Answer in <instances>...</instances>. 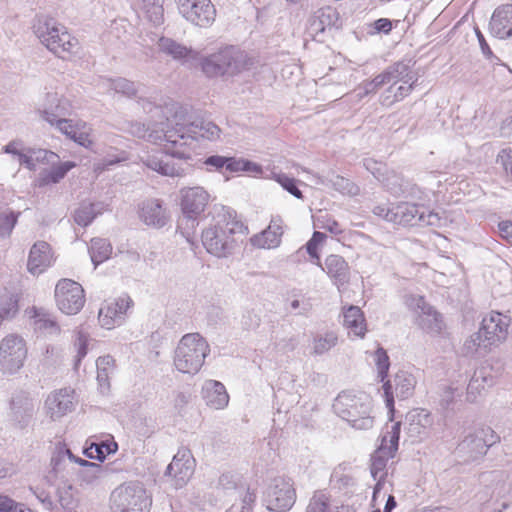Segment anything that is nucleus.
I'll return each instance as SVG.
<instances>
[{
    "instance_id": "nucleus-1",
    "label": "nucleus",
    "mask_w": 512,
    "mask_h": 512,
    "mask_svg": "<svg viewBox=\"0 0 512 512\" xmlns=\"http://www.w3.org/2000/svg\"><path fill=\"white\" fill-rule=\"evenodd\" d=\"M131 133L149 141L158 139L166 141L167 144L163 151H156L142 158L143 163L149 169L169 177H182L192 171V165L187 162L190 159V153L183 148L186 146V142H180L184 139V135L179 134V131H166L161 135L154 136L153 131L145 124L136 122L131 125Z\"/></svg>"
},
{
    "instance_id": "nucleus-2",
    "label": "nucleus",
    "mask_w": 512,
    "mask_h": 512,
    "mask_svg": "<svg viewBox=\"0 0 512 512\" xmlns=\"http://www.w3.org/2000/svg\"><path fill=\"white\" fill-rule=\"evenodd\" d=\"M246 230L244 224L237 220L235 211L223 207L215 218V223L203 230L202 243L209 254L226 258L237 247V235H244Z\"/></svg>"
},
{
    "instance_id": "nucleus-3",
    "label": "nucleus",
    "mask_w": 512,
    "mask_h": 512,
    "mask_svg": "<svg viewBox=\"0 0 512 512\" xmlns=\"http://www.w3.org/2000/svg\"><path fill=\"white\" fill-rule=\"evenodd\" d=\"M332 408L337 416L355 429L368 430L373 427L372 403L365 393L354 394L343 391L335 398Z\"/></svg>"
},
{
    "instance_id": "nucleus-4",
    "label": "nucleus",
    "mask_w": 512,
    "mask_h": 512,
    "mask_svg": "<svg viewBox=\"0 0 512 512\" xmlns=\"http://www.w3.org/2000/svg\"><path fill=\"white\" fill-rule=\"evenodd\" d=\"M33 28L41 43L59 58L67 59L78 46V40L53 18H39Z\"/></svg>"
},
{
    "instance_id": "nucleus-5",
    "label": "nucleus",
    "mask_w": 512,
    "mask_h": 512,
    "mask_svg": "<svg viewBox=\"0 0 512 512\" xmlns=\"http://www.w3.org/2000/svg\"><path fill=\"white\" fill-rule=\"evenodd\" d=\"M209 352L207 341L199 333L185 334L176 347L174 365L182 373L196 374Z\"/></svg>"
},
{
    "instance_id": "nucleus-6",
    "label": "nucleus",
    "mask_w": 512,
    "mask_h": 512,
    "mask_svg": "<svg viewBox=\"0 0 512 512\" xmlns=\"http://www.w3.org/2000/svg\"><path fill=\"white\" fill-rule=\"evenodd\" d=\"M250 64V59L245 52L229 46L204 58L201 68L208 77L234 76L248 68Z\"/></svg>"
},
{
    "instance_id": "nucleus-7",
    "label": "nucleus",
    "mask_w": 512,
    "mask_h": 512,
    "mask_svg": "<svg viewBox=\"0 0 512 512\" xmlns=\"http://www.w3.org/2000/svg\"><path fill=\"white\" fill-rule=\"evenodd\" d=\"M182 217L178 221V229L188 241L198 225V217L205 211L210 200L209 193L200 186L186 187L180 190Z\"/></svg>"
},
{
    "instance_id": "nucleus-8",
    "label": "nucleus",
    "mask_w": 512,
    "mask_h": 512,
    "mask_svg": "<svg viewBox=\"0 0 512 512\" xmlns=\"http://www.w3.org/2000/svg\"><path fill=\"white\" fill-rule=\"evenodd\" d=\"M400 431L401 422L394 423L391 427V431L387 432V434L382 437L380 447L371 457L370 472L371 476L376 481L372 497L373 502L376 500L377 495L385 484L387 477V460L393 458L398 450Z\"/></svg>"
},
{
    "instance_id": "nucleus-9",
    "label": "nucleus",
    "mask_w": 512,
    "mask_h": 512,
    "mask_svg": "<svg viewBox=\"0 0 512 512\" xmlns=\"http://www.w3.org/2000/svg\"><path fill=\"white\" fill-rule=\"evenodd\" d=\"M151 503L146 489L138 481L125 482L110 495V507L115 512H148Z\"/></svg>"
},
{
    "instance_id": "nucleus-10",
    "label": "nucleus",
    "mask_w": 512,
    "mask_h": 512,
    "mask_svg": "<svg viewBox=\"0 0 512 512\" xmlns=\"http://www.w3.org/2000/svg\"><path fill=\"white\" fill-rule=\"evenodd\" d=\"M499 441L500 436L491 427H481L464 437L457 446V454L464 462H474L483 458Z\"/></svg>"
},
{
    "instance_id": "nucleus-11",
    "label": "nucleus",
    "mask_w": 512,
    "mask_h": 512,
    "mask_svg": "<svg viewBox=\"0 0 512 512\" xmlns=\"http://www.w3.org/2000/svg\"><path fill=\"white\" fill-rule=\"evenodd\" d=\"M296 501L294 483L290 478L273 479L264 493L263 503L272 512H287Z\"/></svg>"
},
{
    "instance_id": "nucleus-12",
    "label": "nucleus",
    "mask_w": 512,
    "mask_h": 512,
    "mask_svg": "<svg viewBox=\"0 0 512 512\" xmlns=\"http://www.w3.org/2000/svg\"><path fill=\"white\" fill-rule=\"evenodd\" d=\"M58 308L67 315L77 314L84 306L85 295L82 286L71 279H61L55 287Z\"/></svg>"
},
{
    "instance_id": "nucleus-13",
    "label": "nucleus",
    "mask_w": 512,
    "mask_h": 512,
    "mask_svg": "<svg viewBox=\"0 0 512 512\" xmlns=\"http://www.w3.org/2000/svg\"><path fill=\"white\" fill-rule=\"evenodd\" d=\"M416 386L415 377L407 371H399L395 374L393 380H387L383 384V394L385 404L388 408L390 419L393 418L395 412V397L398 400H406L414 394Z\"/></svg>"
},
{
    "instance_id": "nucleus-14",
    "label": "nucleus",
    "mask_w": 512,
    "mask_h": 512,
    "mask_svg": "<svg viewBox=\"0 0 512 512\" xmlns=\"http://www.w3.org/2000/svg\"><path fill=\"white\" fill-rule=\"evenodd\" d=\"M27 357L25 340L17 334H9L0 342V363L9 373L17 372Z\"/></svg>"
},
{
    "instance_id": "nucleus-15",
    "label": "nucleus",
    "mask_w": 512,
    "mask_h": 512,
    "mask_svg": "<svg viewBox=\"0 0 512 512\" xmlns=\"http://www.w3.org/2000/svg\"><path fill=\"white\" fill-rule=\"evenodd\" d=\"M179 13L192 24L209 27L216 17V9L211 0H175Z\"/></svg>"
},
{
    "instance_id": "nucleus-16",
    "label": "nucleus",
    "mask_w": 512,
    "mask_h": 512,
    "mask_svg": "<svg viewBox=\"0 0 512 512\" xmlns=\"http://www.w3.org/2000/svg\"><path fill=\"white\" fill-rule=\"evenodd\" d=\"M510 327V317L500 312L492 311L484 317L479 329L480 335H483L484 348L487 349L496 345L507 338Z\"/></svg>"
},
{
    "instance_id": "nucleus-17",
    "label": "nucleus",
    "mask_w": 512,
    "mask_h": 512,
    "mask_svg": "<svg viewBox=\"0 0 512 512\" xmlns=\"http://www.w3.org/2000/svg\"><path fill=\"white\" fill-rule=\"evenodd\" d=\"M432 424L433 419L428 411L415 409L406 414L404 430L412 442H419L428 437Z\"/></svg>"
},
{
    "instance_id": "nucleus-18",
    "label": "nucleus",
    "mask_w": 512,
    "mask_h": 512,
    "mask_svg": "<svg viewBox=\"0 0 512 512\" xmlns=\"http://www.w3.org/2000/svg\"><path fill=\"white\" fill-rule=\"evenodd\" d=\"M341 27L342 20L339 12L330 6L315 11L308 21V31L313 37L324 33L327 28L340 29Z\"/></svg>"
},
{
    "instance_id": "nucleus-19",
    "label": "nucleus",
    "mask_w": 512,
    "mask_h": 512,
    "mask_svg": "<svg viewBox=\"0 0 512 512\" xmlns=\"http://www.w3.org/2000/svg\"><path fill=\"white\" fill-rule=\"evenodd\" d=\"M193 473V459L190 452L179 451L167 466L165 475L173 477L175 488H181L187 483Z\"/></svg>"
},
{
    "instance_id": "nucleus-20",
    "label": "nucleus",
    "mask_w": 512,
    "mask_h": 512,
    "mask_svg": "<svg viewBox=\"0 0 512 512\" xmlns=\"http://www.w3.org/2000/svg\"><path fill=\"white\" fill-rule=\"evenodd\" d=\"M132 304L128 295L121 296L114 302L109 303L99 310L98 320L102 327L111 329L115 325H120L124 320V315Z\"/></svg>"
},
{
    "instance_id": "nucleus-21",
    "label": "nucleus",
    "mask_w": 512,
    "mask_h": 512,
    "mask_svg": "<svg viewBox=\"0 0 512 512\" xmlns=\"http://www.w3.org/2000/svg\"><path fill=\"white\" fill-rule=\"evenodd\" d=\"M48 414L52 420L60 419L74 410V390L70 388L60 389L50 394L46 399Z\"/></svg>"
},
{
    "instance_id": "nucleus-22",
    "label": "nucleus",
    "mask_w": 512,
    "mask_h": 512,
    "mask_svg": "<svg viewBox=\"0 0 512 512\" xmlns=\"http://www.w3.org/2000/svg\"><path fill=\"white\" fill-rule=\"evenodd\" d=\"M52 264V250L45 241H37L30 249L27 269L32 275H39Z\"/></svg>"
},
{
    "instance_id": "nucleus-23",
    "label": "nucleus",
    "mask_w": 512,
    "mask_h": 512,
    "mask_svg": "<svg viewBox=\"0 0 512 512\" xmlns=\"http://www.w3.org/2000/svg\"><path fill=\"white\" fill-rule=\"evenodd\" d=\"M40 114L44 120L57 127L58 121L68 120L66 116L70 115V103L67 99L59 98L56 93H49Z\"/></svg>"
},
{
    "instance_id": "nucleus-24",
    "label": "nucleus",
    "mask_w": 512,
    "mask_h": 512,
    "mask_svg": "<svg viewBox=\"0 0 512 512\" xmlns=\"http://www.w3.org/2000/svg\"><path fill=\"white\" fill-rule=\"evenodd\" d=\"M320 268L327 273L333 284L338 288L349 282L350 267L340 255L331 254L327 256Z\"/></svg>"
},
{
    "instance_id": "nucleus-25",
    "label": "nucleus",
    "mask_w": 512,
    "mask_h": 512,
    "mask_svg": "<svg viewBox=\"0 0 512 512\" xmlns=\"http://www.w3.org/2000/svg\"><path fill=\"white\" fill-rule=\"evenodd\" d=\"M491 33L499 39L512 37V4L498 7L489 23Z\"/></svg>"
},
{
    "instance_id": "nucleus-26",
    "label": "nucleus",
    "mask_w": 512,
    "mask_h": 512,
    "mask_svg": "<svg viewBox=\"0 0 512 512\" xmlns=\"http://www.w3.org/2000/svg\"><path fill=\"white\" fill-rule=\"evenodd\" d=\"M283 233V220L280 217H274L264 231L251 238V243L258 248H276L281 243Z\"/></svg>"
},
{
    "instance_id": "nucleus-27",
    "label": "nucleus",
    "mask_w": 512,
    "mask_h": 512,
    "mask_svg": "<svg viewBox=\"0 0 512 512\" xmlns=\"http://www.w3.org/2000/svg\"><path fill=\"white\" fill-rule=\"evenodd\" d=\"M179 134H181V129L178 130ZM188 133H191V136H184L183 140H180V142L185 143L187 142L186 139L195 140L198 138H203L206 140L214 141L217 140L220 137L221 129L212 121L206 120V119H196L193 121L188 129ZM183 135H185L182 132ZM183 148H186L187 151L191 154L190 150L188 149V143H186V146H183ZM192 157L190 156V160ZM189 163V159L187 160Z\"/></svg>"
},
{
    "instance_id": "nucleus-28",
    "label": "nucleus",
    "mask_w": 512,
    "mask_h": 512,
    "mask_svg": "<svg viewBox=\"0 0 512 512\" xmlns=\"http://www.w3.org/2000/svg\"><path fill=\"white\" fill-rule=\"evenodd\" d=\"M140 219L148 226L161 228L166 225L168 216L158 199H148L142 202L139 211Z\"/></svg>"
},
{
    "instance_id": "nucleus-29",
    "label": "nucleus",
    "mask_w": 512,
    "mask_h": 512,
    "mask_svg": "<svg viewBox=\"0 0 512 512\" xmlns=\"http://www.w3.org/2000/svg\"><path fill=\"white\" fill-rule=\"evenodd\" d=\"M10 409V420L15 426L23 429L29 425L34 413V405L28 397L24 395L13 397Z\"/></svg>"
},
{
    "instance_id": "nucleus-30",
    "label": "nucleus",
    "mask_w": 512,
    "mask_h": 512,
    "mask_svg": "<svg viewBox=\"0 0 512 512\" xmlns=\"http://www.w3.org/2000/svg\"><path fill=\"white\" fill-rule=\"evenodd\" d=\"M417 306L421 309L418 317L419 326L430 334H439L444 328L442 315L427 305L423 297L418 298Z\"/></svg>"
},
{
    "instance_id": "nucleus-31",
    "label": "nucleus",
    "mask_w": 512,
    "mask_h": 512,
    "mask_svg": "<svg viewBox=\"0 0 512 512\" xmlns=\"http://www.w3.org/2000/svg\"><path fill=\"white\" fill-rule=\"evenodd\" d=\"M202 396L206 404L214 409H223L229 402V395L225 386L216 380H207L204 383Z\"/></svg>"
},
{
    "instance_id": "nucleus-32",
    "label": "nucleus",
    "mask_w": 512,
    "mask_h": 512,
    "mask_svg": "<svg viewBox=\"0 0 512 512\" xmlns=\"http://www.w3.org/2000/svg\"><path fill=\"white\" fill-rule=\"evenodd\" d=\"M421 204L402 202L394 205V224L419 226Z\"/></svg>"
},
{
    "instance_id": "nucleus-33",
    "label": "nucleus",
    "mask_w": 512,
    "mask_h": 512,
    "mask_svg": "<svg viewBox=\"0 0 512 512\" xmlns=\"http://www.w3.org/2000/svg\"><path fill=\"white\" fill-rule=\"evenodd\" d=\"M343 325L349 333L363 338L367 331L364 313L358 306L351 305L343 312Z\"/></svg>"
},
{
    "instance_id": "nucleus-34",
    "label": "nucleus",
    "mask_w": 512,
    "mask_h": 512,
    "mask_svg": "<svg viewBox=\"0 0 512 512\" xmlns=\"http://www.w3.org/2000/svg\"><path fill=\"white\" fill-rule=\"evenodd\" d=\"M383 73L386 76L388 83L403 82L404 84H408L410 81H412V84H416L418 81V77L415 73L412 72L409 62H396L393 65L387 67Z\"/></svg>"
},
{
    "instance_id": "nucleus-35",
    "label": "nucleus",
    "mask_w": 512,
    "mask_h": 512,
    "mask_svg": "<svg viewBox=\"0 0 512 512\" xmlns=\"http://www.w3.org/2000/svg\"><path fill=\"white\" fill-rule=\"evenodd\" d=\"M317 184L332 187L343 195L355 196L359 194V187L349 179L332 174L329 176H317Z\"/></svg>"
},
{
    "instance_id": "nucleus-36",
    "label": "nucleus",
    "mask_w": 512,
    "mask_h": 512,
    "mask_svg": "<svg viewBox=\"0 0 512 512\" xmlns=\"http://www.w3.org/2000/svg\"><path fill=\"white\" fill-rule=\"evenodd\" d=\"M146 19L155 27L164 22V0H134Z\"/></svg>"
},
{
    "instance_id": "nucleus-37",
    "label": "nucleus",
    "mask_w": 512,
    "mask_h": 512,
    "mask_svg": "<svg viewBox=\"0 0 512 512\" xmlns=\"http://www.w3.org/2000/svg\"><path fill=\"white\" fill-rule=\"evenodd\" d=\"M106 209L103 202L83 203L74 212V221L82 227H87Z\"/></svg>"
},
{
    "instance_id": "nucleus-38",
    "label": "nucleus",
    "mask_w": 512,
    "mask_h": 512,
    "mask_svg": "<svg viewBox=\"0 0 512 512\" xmlns=\"http://www.w3.org/2000/svg\"><path fill=\"white\" fill-rule=\"evenodd\" d=\"M56 128L68 138L85 148H88L93 144L89 134L86 131H81L79 129V125L73 124L70 119L58 121V126Z\"/></svg>"
},
{
    "instance_id": "nucleus-39",
    "label": "nucleus",
    "mask_w": 512,
    "mask_h": 512,
    "mask_svg": "<svg viewBox=\"0 0 512 512\" xmlns=\"http://www.w3.org/2000/svg\"><path fill=\"white\" fill-rule=\"evenodd\" d=\"M114 358L110 355L99 357L96 361L97 382L101 393H107L110 389V376L114 371Z\"/></svg>"
},
{
    "instance_id": "nucleus-40",
    "label": "nucleus",
    "mask_w": 512,
    "mask_h": 512,
    "mask_svg": "<svg viewBox=\"0 0 512 512\" xmlns=\"http://www.w3.org/2000/svg\"><path fill=\"white\" fill-rule=\"evenodd\" d=\"M493 384V378L487 375L486 368L482 367L477 369L470 379L467 387V400L474 402L480 392L485 389L486 386Z\"/></svg>"
},
{
    "instance_id": "nucleus-41",
    "label": "nucleus",
    "mask_w": 512,
    "mask_h": 512,
    "mask_svg": "<svg viewBox=\"0 0 512 512\" xmlns=\"http://www.w3.org/2000/svg\"><path fill=\"white\" fill-rule=\"evenodd\" d=\"M107 474L108 468L90 461H81V469L78 471L79 479L87 485L95 484Z\"/></svg>"
},
{
    "instance_id": "nucleus-42",
    "label": "nucleus",
    "mask_w": 512,
    "mask_h": 512,
    "mask_svg": "<svg viewBox=\"0 0 512 512\" xmlns=\"http://www.w3.org/2000/svg\"><path fill=\"white\" fill-rule=\"evenodd\" d=\"M76 166L75 162L66 161L57 166H53L51 170L41 173L38 177V186L43 187L49 184L59 183L66 174Z\"/></svg>"
},
{
    "instance_id": "nucleus-43",
    "label": "nucleus",
    "mask_w": 512,
    "mask_h": 512,
    "mask_svg": "<svg viewBox=\"0 0 512 512\" xmlns=\"http://www.w3.org/2000/svg\"><path fill=\"white\" fill-rule=\"evenodd\" d=\"M89 254L94 268H96L99 264L110 258L112 245L107 239L93 238L89 246Z\"/></svg>"
},
{
    "instance_id": "nucleus-44",
    "label": "nucleus",
    "mask_w": 512,
    "mask_h": 512,
    "mask_svg": "<svg viewBox=\"0 0 512 512\" xmlns=\"http://www.w3.org/2000/svg\"><path fill=\"white\" fill-rule=\"evenodd\" d=\"M158 46L162 53L172 57L174 60H183L192 52L191 49L167 37H160L158 39Z\"/></svg>"
},
{
    "instance_id": "nucleus-45",
    "label": "nucleus",
    "mask_w": 512,
    "mask_h": 512,
    "mask_svg": "<svg viewBox=\"0 0 512 512\" xmlns=\"http://www.w3.org/2000/svg\"><path fill=\"white\" fill-rule=\"evenodd\" d=\"M105 84L109 90L120 93L126 97H134L137 94V87L134 82L126 78L106 79Z\"/></svg>"
},
{
    "instance_id": "nucleus-46",
    "label": "nucleus",
    "mask_w": 512,
    "mask_h": 512,
    "mask_svg": "<svg viewBox=\"0 0 512 512\" xmlns=\"http://www.w3.org/2000/svg\"><path fill=\"white\" fill-rule=\"evenodd\" d=\"M21 212L5 209L0 212V239L9 237L18 222Z\"/></svg>"
},
{
    "instance_id": "nucleus-47",
    "label": "nucleus",
    "mask_w": 512,
    "mask_h": 512,
    "mask_svg": "<svg viewBox=\"0 0 512 512\" xmlns=\"http://www.w3.org/2000/svg\"><path fill=\"white\" fill-rule=\"evenodd\" d=\"M58 502L65 510H72L77 503L75 489L72 484L63 482L57 488Z\"/></svg>"
},
{
    "instance_id": "nucleus-48",
    "label": "nucleus",
    "mask_w": 512,
    "mask_h": 512,
    "mask_svg": "<svg viewBox=\"0 0 512 512\" xmlns=\"http://www.w3.org/2000/svg\"><path fill=\"white\" fill-rule=\"evenodd\" d=\"M271 178L279 183L284 190H286L297 199L304 198L302 191L297 186V180L295 178L289 177L287 174L280 171H272Z\"/></svg>"
},
{
    "instance_id": "nucleus-49",
    "label": "nucleus",
    "mask_w": 512,
    "mask_h": 512,
    "mask_svg": "<svg viewBox=\"0 0 512 512\" xmlns=\"http://www.w3.org/2000/svg\"><path fill=\"white\" fill-rule=\"evenodd\" d=\"M337 342L338 337L334 332H328L324 335L316 336L313 341V353L316 355H322L336 346Z\"/></svg>"
},
{
    "instance_id": "nucleus-50",
    "label": "nucleus",
    "mask_w": 512,
    "mask_h": 512,
    "mask_svg": "<svg viewBox=\"0 0 512 512\" xmlns=\"http://www.w3.org/2000/svg\"><path fill=\"white\" fill-rule=\"evenodd\" d=\"M409 181L400 174L392 172L384 179V186L394 196H402Z\"/></svg>"
},
{
    "instance_id": "nucleus-51",
    "label": "nucleus",
    "mask_w": 512,
    "mask_h": 512,
    "mask_svg": "<svg viewBox=\"0 0 512 512\" xmlns=\"http://www.w3.org/2000/svg\"><path fill=\"white\" fill-rule=\"evenodd\" d=\"M306 512H332L329 497L323 492H316L310 499Z\"/></svg>"
},
{
    "instance_id": "nucleus-52",
    "label": "nucleus",
    "mask_w": 512,
    "mask_h": 512,
    "mask_svg": "<svg viewBox=\"0 0 512 512\" xmlns=\"http://www.w3.org/2000/svg\"><path fill=\"white\" fill-rule=\"evenodd\" d=\"M388 84L384 73L375 76L371 81L364 82L358 89L357 96L361 99L364 96L377 92L383 85Z\"/></svg>"
},
{
    "instance_id": "nucleus-53",
    "label": "nucleus",
    "mask_w": 512,
    "mask_h": 512,
    "mask_svg": "<svg viewBox=\"0 0 512 512\" xmlns=\"http://www.w3.org/2000/svg\"><path fill=\"white\" fill-rule=\"evenodd\" d=\"M374 359L378 369V377L381 382H384L390 368L389 356L386 350L383 347H378L374 353Z\"/></svg>"
},
{
    "instance_id": "nucleus-54",
    "label": "nucleus",
    "mask_w": 512,
    "mask_h": 512,
    "mask_svg": "<svg viewBox=\"0 0 512 512\" xmlns=\"http://www.w3.org/2000/svg\"><path fill=\"white\" fill-rule=\"evenodd\" d=\"M326 235L322 232L315 231L311 237V239L306 243V251L307 253L314 259H316L315 264L319 267H322V263L320 261V256L318 254V245L324 241Z\"/></svg>"
},
{
    "instance_id": "nucleus-55",
    "label": "nucleus",
    "mask_w": 512,
    "mask_h": 512,
    "mask_svg": "<svg viewBox=\"0 0 512 512\" xmlns=\"http://www.w3.org/2000/svg\"><path fill=\"white\" fill-rule=\"evenodd\" d=\"M331 482L339 490L349 489L355 485V479L348 474L335 470L331 475Z\"/></svg>"
},
{
    "instance_id": "nucleus-56",
    "label": "nucleus",
    "mask_w": 512,
    "mask_h": 512,
    "mask_svg": "<svg viewBox=\"0 0 512 512\" xmlns=\"http://www.w3.org/2000/svg\"><path fill=\"white\" fill-rule=\"evenodd\" d=\"M481 347L484 348L483 335H480V331H478L464 342L463 350L465 355H473Z\"/></svg>"
},
{
    "instance_id": "nucleus-57",
    "label": "nucleus",
    "mask_w": 512,
    "mask_h": 512,
    "mask_svg": "<svg viewBox=\"0 0 512 512\" xmlns=\"http://www.w3.org/2000/svg\"><path fill=\"white\" fill-rule=\"evenodd\" d=\"M402 196L417 200L421 202V204L428 199V195L424 190L410 182L406 183V188Z\"/></svg>"
},
{
    "instance_id": "nucleus-58",
    "label": "nucleus",
    "mask_w": 512,
    "mask_h": 512,
    "mask_svg": "<svg viewBox=\"0 0 512 512\" xmlns=\"http://www.w3.org/2000/svg\"><path fill=\"white\" fill-rule=\"evenodd\" d=\"M419 226H439L441 218L438 213L429 211L426 213L423 204H421Z\"/></svg>"
},
{
    "instance_id": "nucleus-59",
    "label": "nucleus",
    "mask_w": 512,
    "mask_h": 512,
    "mask_svg": "<svg viewBox=\"0 0 512 512\" xmlns=\"http://www.w3.org/2000/svg\"><path fill=\"white\" fill-rule=\"evenodd\" d=\"M260 317L253 310H247L241 317V326L245 330H252L259 326Z\"/></svg>"
},
{
    "instance_id": "nucleus-60",
    "label": "nucleus",
    "mask_w": 512,
    "mask_h": 512,
    "mask_svg": "<svg viewBox=\"0 0 512 512\" xmlns=\"http://www.w3.org/2000/svg\"><path fill=\"white\" fill-rule=\"evenodd\" d=\"M374 215L393 223L394 221V205H378L373 208Z\"/></svg>"
},
{
    "instance_id": "nucleus-61",
    "label": "nucleus",
    "mask_w": 512,
    "mask_h": 512,
    "mask_svg": "<svg viewBox=\"0 0 512 512\" xmlns=\"http://www.w3.org/2000/svg\"><path fill=\"white\" fill-rule=\"evenodd\" d=\"M497 162L500 163L506 173H510L512 175V149H503L498 157Z\"/></svg>"
},
{
    "instance_id": "nucleus-62",
    "label": "nucleus",
    "mask_w": 512,
    "mask_h": 512,
    "mask_svg": "<svg viewBox=\"0 0 512 512\" xmlns=\"http://www.w3.org/2000/svg\"><path fill=\"white\" fill-rule=\"evenodd\" d=\"M205 165L214 168L216 171H222L226 168L227 157L221 155H212L205 159Z\"/></svg>"
},
{
    "instance_id": "nucleus-63",
    "label": "nucleus",
    "mask_w": 512,
    "mask_h": 512,
    "mask_svg": "<svg viewBox=\"0 0 512 512\" xmlns=\"http://www.w3.org/2000/svg\"><path fill=\"white\" fill-rule=\"evenodd\" d=\"M37 317L38 319L36 320V325H37V328L40 329V330H50V331H57L58 330V326L56 324V322L47 317L46 314H37Z\"/></svg>"
},
{
    "instance_id": "nucleus-64",
    "label": "nucleus",
    "mask_w": 512,
    "mask_h": 512,
    "mask_svg": "<svg viewBox=\"0 0 512 512\" xmlns=\"http://www.w3.org/2000/svg\"><path fill=\"white\" fill-rule=\"evenodd\" d=\"M241 512H253V507L256 502V494L250 489H247L241 501Z\"/></svg>"
}]
</instances>
